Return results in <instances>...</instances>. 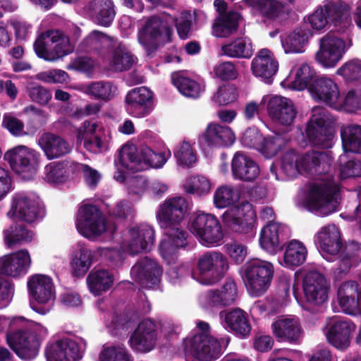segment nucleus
Masks as SVG:
<instances>
[{
  "mask_svg": "<svg viewBox=\"0 0 361 361\" xmlns=\"http://www.w3.org/2000/svg\"><path fill=\"white\" fill-rule=\"evenodd\" d=\"M188 209V202L182 197L167 198L159 206L157 217L165 238L159 250L165 259H173L178 250L188 246L189 233L182 225Z\"/></svg>",
  "mask_w": 361,
  "mask_h": 361,
  "instance_id": "f257e3e1",
  "label": "nucleus"
},
{
  "mask_svg": "<svg viewBox=\"0 0 361 361\" xmlns=\"http://www.w3.org/2000/svg\"><path fill=\"white\" fill-rule=\"evenodd\" d=\"M166 160L164 152H155L147 145L137 147L134 145H124L118 152L115 164L135 173L148 167L160 168Z\"/></svg>",
  "mask_w": 361,
  "mask_h": 361,
  "instance_id": "f03ea898",
  "label": "nucleus"
},
{
  "mask_svg": "<svg viewBox=\"0 0 361 361\" xmlns=\"http://www.w3.org/2000/svg\"><path fill=\"white\" fill-rule=\"evenodd\" d=\"M47 334L45 328L40 325L27 329L8 330L6 343L21 359L30 360L39 353L41 342Z\"/></svg>",
  "mask_w": 361,
  "mask_h": 361,
  "instance_id": "7ed1b4c3",
  "label": "nucleus"
},
{
  "mask_svg": "<svg viewBox=\"0 0 361 361\" xmlns=\"http://www.w3.org/2000/svg\"><path fill=\"white\" fill-rule=\"evenodd\" d=\"M241 271L243 281L252 296H262L270 288L274 274L271 262L254 258L246 262Z\"/></svg>",
  "mask_w": 361,
  "mask_h": 361,
  "instance_id": "20e7f679",
  "label": "nucleus"
},
{
  "mask_svg": "<svg viewBox=\"0 0 361 361\" xmlns=\"http://www.w3.org/2000/svg\"><path fill=\"white\" fill-rule=\"evenodd\" d=\"M172 33V25L165 17L151 16L138 30L137 37L147 56L152 58V54L158 49V43L170 42Z\"/></svg>",
  "mask_w": 361,
  "mask_h": 361,
  "instance_id": "39448f33",
  "label": "nucleus"
},
{
  "mask_svg": "<svg viewBox=\"0 0 361 361\" xmlns=\"http://www.w3.org/2000/svg\"><path fill=\"white\" fill-rule=\"evenodd\" d=\"M229 265L226 256L220 252L207 251L201 255L192 276L205 285H212L223 279Z\"/></svg>",
  "mask_w": 361,
  "mask_h": 361,
  "instance_id": "423d86ee",
  "label": "nucleus"
},
{
  "mask_svg": "<svg viewBox=\"0 0 361 361\" xmlns=\"http://www.w3.org/2000/svg\"><path fill=\"white\" fill-rule=\"evenodd\" d=\"M27 289L34 299L31 308L40 314L48 313L56 299L55 286L51 277L44 274H34L28 278Z\"/></svg>",
  "mask_w": 361,
  "mask_h": 361,
  "instance_id": "0eeeda50",
  "label": "nucleus"
},
{
  "mask_svg": "<svg viewBox=\"0 0 361 361\" xmlns=\"http://www.w3.org/2000/svg\"><path fill=\"white\" fill-rule=\"evenodd\" d=\"M4 158L16 174L21 178L29 180L38 171L41 154L35 149L19 145L7 151Z\"/></svg>",
  "mask_w": 361,
  "mask_h": 361,
  "instance_id": "6e6552de",
  "label": "nucleus"
},
{
  "mask_svg": "<svg viewBox=\"0 0 361 361\" xmlns=\"http://www.w3.org/2000/svg\"><path fill=\"white\" fill-rule=\"evenodd\" d=\"M183 352L186 357L200 361H214L222 353L219 341L206 334H196L183 340Z\"/></svg>",
  "mask_w": 361,
  "mask_h": 361,
  "instance_id": "1a4fd4ad",
  "label": "nucleus"
},
{
  "mask_svg": "<svg viewBox=\"0 0 361 361\" xmlns=\"http://www.w3.org/2000/svg\"><path fill=\"white\" fill-rule=\"evenodd\" d=\"M348 18L345 6L340 1H326L307 17V22L315 30L324 29L329 23L335 27H346Z\"/></svg>",
  "mask_w": 361,
  "mask_h": 361,
  "instance_id": "9d476101",
  "label": "nucleus"
},
{
  "mask_svg": "<svg viewBox=\"0 0 361 361\" xmlns=\"http://www.w3.org/2000/svg\"><path fill=\"white\" fill-rule=\"evenodd\" d=\"M189 228L200 242L207 245L219 244L224 237L219 219L211 214L202 212L191 216Z\"/></svg>",
  "mask_w": 361,
  "mask_h": 361,
  "instance_id": "9b49d317",
  "label": "nucleus"
},
{
  "mask_svg": "<svg viewBox=\"0 0 361 361\" xmlns=\"http://www.w3.org/2000/svg\"><path fill=\"white\" fill-rule=\"evenodd\" d=\"M326 112L325 109L314 108L305 129L310 145L322 149L332 147L334 137L332 129L326 125Z\"/></svg>",
  "mask_w": 361,
  "mask_h": 361,
  "instance_id": "f8f14e48",
  "label": "nucleus"
},
{
  "mask_svg": "<svg viewBox=\"0 0 361 361\" xmlns=\"http://www.w3.org/2000/svg\"><path fill=\"white\" fill-rule=\"evenodd\" d=\"M339 186L333 182L316 183L311 186L306 200V206L311 211L328 214L334 211Z\"/></svg>",
  "mask_w": 361,
  "mask_h": 361,
  "instance_id": "ddd939ff",
  "label": "nucleus"
},
{
  "mask_svg": "<svg viewBox=\"0 0 361 361\" xmlns=\"http://www.w3.org/2000/svg\"><path fill=\"white\" fill-rule=\"evenodd\" d=\"M256 214L252 205L246 202L231 207L222 215L224 224L235 233L252 235Z\"/></svg>",
  "mask_w": 361,
  "mask_h": 361,
  "instance_id": "4468645a",
  "label": "nucleus"
},
{
  "mask_svg": "<svg viewBox=\"0 0 361 361\" xmlns=\"http://www.w3.org/2000/svg\"><path fill=\"white\" fill-rule=\"evenodd\" d=\"M76 228L78 232L85 237L100 235L106 231L102 212L92 204L80 207L78 213Z\"/></svg>",
  "mask_w": 361,
  "mask_h": 361,
  "instance_id": "2eb2a0df",
  "label": "nucleus"
},
{
  "mask_svg": "<svg viewBox=\"0 0 361 361\" xmlns=\"http://www.w3.org/2000/svg\"><path fill=\"white\" fill-rule=\"evenodd\" d=\"M345 51V41L330 32L320 39L315 58L324 67L332 68L341 60Z\"/></svg>",
  "mask_w": 361,
  "mask_h": 361,
  "instance_id": "dca6fc26",
  "label": "nucleus"
},
{
  "mask_svg": "<svg viewBox=\"0 0 361 361\" xmlns=\"http://www.w3.org/2000/svg\"><path fill=\"white\" fill-rule=\"evenodd\" d=\"M161 274V267L156 261L148 257L140 258L130 270L133 279L146 288H157L160 282Z\"/></svg>",
  "mask_w": 361,
  "mask_h": 361,
  "instance_id": "f3484780",
  "label": "nucleus"
},
{
  "mask_svg": "<svg viewBox=\"0 0 361 361\" xmlns=\"http://www.w3.org/2000/svg\"><path fill=\"white\" fill-rule=\"evenodd\" d=\"M302 290L309 304L319 305L328 299L329 286L325 277L317 271H310L302 280Z\"/></svg>",
  "mask_w": 361,
  "mask_h": 361,
  "instance_id": "a211bd4d",
  "label": "nucleus"
},
{
  "mask_svg": "<svg viewBox=\"0 0 361 361\" xmlns=\"http://www.w3.org/2000/svg\"><path fill=\"white\" fill-rule=\"evenodd\" d=\"M125 102L129 114L143 118L148 116L153 109V93L145 87H136L128 92Z\"/></svg>",
  "mask_w": 361,
  "mask_h": 361,
  "instance_id": "6ab92c4d",
  "label": "nucleus"
},
{
  "mask_svg": "<svg viewBox=\"0 0 361 361\" xmlns=\"http://www.w3.org/2000/svg\"><path fill=\"white\" fill-rule=\"evenodd\" d=\"M157 339L156 324L152 319H147L138 324L130 336L128 343L133 350L148 353L154 348Z\"/></svg>",
  "mask_w": 361,
  "mask_h": 361,
  "instance_id": "aec40b11",
  "label": "nucleus"
},
{
  "mask_svg": "<svg viewBox=\"0 0 361 361\" xmlns=\"http://www.w3.org/2000/svg\"><path fill=\"white\" fill-rule=\"evenodd\" d=\"M356 326L350 320L331 318L327 323L326 336L330 344L338 350H345L350 345L351 334Z\"/></svg>",
  "mask_w": 361,
  "mask_h": 361,
  "instance_id": "412c9836",
  "label": "nucleus"
},
{
  "mask_svg": "<svg viewBox=\"0 0 361 361\" xmlns=\"http://www.w3.org/2000/svg\"><path fill=\"white\" fill-rule=\"evenodd\" d=\"M9 212L17 219L30 224L39 218L41 208L34 197L25 193H16L13 197Z\"/></svg>",
  "mask_w": 361,
  "mask_h": 361,
  "instance_id": "4be33fe9",
  "label": "nucleus"
},
{
  "mask_svg": "<svg viewBox=\"0 0 361 361\" xmlns=\"http://www.w3.org/2000/svg\"><path fill=\"white\" fill-rule=\"evenodd\" d=\"M278 68L279 62L269 49H261L251 63L253 75L261 78L267 84L272 83L273 76L278 71Z\"/></svg>",
  "mask_w": 361,
  "mask_h": 361,
  "instance_id": "5701e85b",
  "label": "nucleus"
},
{
  "mask_svg": "<svg viewBox=\"0 0 361 361\" xmlns=\"http://www.w3.org/2000/svg\"><path fill=\"white\" fill-rule=\"evenodd\" d=\"M267 112L274 121L286 126H290L297 115V110L292 100L277 95L269 99Z\"/></svg>",
  "mask_w": 361,
  "mask_h": 361,
  "instance_id": "b1692460",
  "label": "nucleus"
},
{
  "mask_svg": "<svg viewBox=\"0 0 361 361\" xmlns=\"http://www.w3.org/2000/svg\"><path fill=\"white\" fill-rule=\"evenodd\" d=\"M235 135L230 127L209 123L200 136L198 142L202 146L229 147L234 142Z\"/></svg>",
  "mask_w": 361,
  "mask_h": 361,
  "instance_id": "393cba45",
  "label": "nucleus"
},
{
  "mask_svg": "<svg viewBox=\"0 0 361 361\" xmlns=\"http://www.w3.org/2000/svg\"><path fill=\"white\" fill-rule=\"evenodd\" d=\"M244 3L251 7L264 23H271L288 16V9L277 0H244Z\"/></svg>",
  "mask_w": 361,
  "mask_h": 361,
  "instance_id": "a878e982",
  "label": "nucleus"
},
{
  "mask_svg": "<svg viewBox=\"0 0 361 361\" xmlns=\"http://www.w3.org/2000/svg\"><path fill=\"white\" fill-rule=\"evenodd\" d=\"M31 264V257L27 250H20L0 258V273L17 277L25 275Z\"/></svg>",
  "mask_w": 361,
  "mask_h": 361,
  "instance_id": "bb28decb",
  "label": "nucleus"
},
{
  "mask_svg": "<svg viewBox=\"0 0 361 361\" xmlns=\"http://www.w3.org/2000/svg\"><path fill=\"white\" fill-rule=\"evenodd\" d=\"M233 178L243 182L252 183L259 174V167L252 158L242 152H236L231 161Z\"/></svg>",
  "mask_w": 361,
  "mask_h": 361,
  "instance_id": "cd10ccee",
  "label": "nucleus"
},
{
  "mask_svg": "<svg viewBox=\"0 0 361 361\" xmlns=\"http://www.w3.org/2000/svg\"><path fill=\"white\" fill-rule=\"evenodd\" d=\"M312 97L316 101L324 102L328 106H333L339 97L337 84L331 78L318 77L310 84L308 90Z\"/></svg>",
  "mask_w": 361,
  "mask_h": 361,
  "instance_id": "c85d7f7f",
  "label": "nucleus"
},
{
  "mask_svg": "<svg viewBox=\"0 0 361 361\" xmlns=\"http://www.w3.org/2000/svg\"><path fill=\"white\" fill-rule=\"evenodd\" d=\"M284 227L278 223H269L261 232L259 243L261 247L271 255L281 250L285 242L283 233Z\"/></svg>",
  "mask_w": 361,
  "mask_h": 361,
  "instance_id": "c756f323",
  "label": "nucleus"
},
{
  "mask_svg": "<svg viewBox=\"0 0 361 361\" xmlns=\"http://www.w3.org/2000/svg\"><path fill=\"white\" fill-rule=\"evenodd\" d=\"M271 329L278 341L291 344L299 343L302 333L299 322L290 318L277 319L272 323Z\"/></svg>",
  "mask_w": 361,
  "mask_h": 361,
  "instance_id": "7c9ffc66",
  "label": "nucleus"
},
{
  "mask_svg": "<svg viewBox=\"0 0 361 361\" xmlns=\"http://www.w3.org/2000/svg\"><path fill=\"white\" fill-rule=\"evenodd\" d=\"M39 145L49 160L63 157L72 149L64 138L52 133H44L39 139Z\"/></svg>",
  "mask_w": 361,
  "mask_h": 361,
  "instance_id": "2f4dec72",
  "label": "nucleus"
},
{
  "mask_svg": "<svg viewBox=\"0 0 361 361\" xmlns=\"http://www.w3.org/2000/svg\"><path fill=\"white\" fill-rule=\"evenodd\" d=\"M132 239L129 244L130 252L135 255L151 250L154 243V230L147 224H140L130 230Z\"/></svg>",
  "mask_w": 361,
  "mask_h": 361,
  "instance_id": "473e14b6",
  "label": "nucleus"
},
{
  "mask_svg": "<svg viewBox=\"0 0 361 361\" xmlns=\"http://www.w3.org/2000/svg\"><path fill=\"white\" fill-rule=\"evenodd\" d=\"M219 317L224 320L227 327L240 337L249 335L251 325L249 323L246 312L240 308L230 311H221Z\"/></svg>",
  "mask_w": 361,
  "mask_h": 361,
  "instance_id": "72a5a7b5",
  "label": "nucleus"
},
{
  "mask_svg": "<svg viewBox=\"0 0 361 361\" xmlns=\"http://www.w3.org/2000/svg\"><path fill=\"white\" fill-rule=\"evenodd\" d=\"M314 241L321 249L330 255H337L341 247L340 232L335 225L323 227L314 237Z\"/></svg>",
  "mask_w": 361,
  "mask_h": 361,
  "instance_id": "f704fd0d",
  "label": "nucleus"
},
{
  "mask_svg": "<svg viewBox=\"0 0 361 361\" xmlns=\"http://www.w3.org/2000/svg\"><path fill=\"white\" fill-rule=\"evenodd\" d=\"M90 13L95 23L102 27H109L116 16L114 1L112 0H94L90 3Z\"/></svg>",
  "mask_w": 361,
  "mask_h": 361,
  "instance_id": "c9c22d12",
  "label": "nucleus"
},
{
  "mask_svg": "<svg viewBox=\"0 0 361 361\" xmlns=\"http://www.w3.org/2000/svg\"><path fill=\"white\" fill-rule=\"evenodd\" d=\"M241 18L240 13L233 10L218 16L214 23V32L219 37H228L237 32Z\"/></svg>",
  "mask_w": 361,
  "mask_h": 361,
  "instance_id": "e433bc0d",
  "label": "nucleus"
},
{
  "mask_svg": "<svg viewBox=\"0 0 361 361\" xmlns=\"http://www.w3.org/2000/svg\"><path fill=\"white\" fill-rule=\"evenodd\" d=\"M35 233L23 223H13L4 231V240L10 248L32 240Z\"/></svg>",
  "mask_w": 361,
  "mask_h": 361,
  "instance_id": "4c0bfd02",
  "label": "nucleus"
},
{
  "mask_svg": "<svg viewBox=\"0 0 361 361\" xmlns=\"http://www.w3.org/2000/svg\"><path fill=\"white\" fill-rule=\"evenodd\" d=\"M310 31L302 27L295 28L292 32L281 38L284 51L288 53H302L307 44Z\"/></svg>",
  "mask_w": 361,
  "mask_h": 361,
  "instance_id": "58836bf2",
  "label": "nucleus"
},
{
  "mask_svg": "<svg viewBox=\"0 0 361 361\" xmlns=\"http://www.w3.org/2000/svg\"><path fill=\"white\" fill-rule=\"evenodd\" d=\"M76 162L70 160L52 162L46 167L47 177L53 183H63L78 170Z\"/></svg>",
  "mask_w": 361,
  "mask_h": 361,
  "instance_id": "ea45409f",
  "label": "nucleus"
},
{
  "mask_svg": "<svg viewBox=\"0 0 361 361\" xmlns=\"http://www.w3.org/2000/svg\"><path fill=\"white\" fill-rule=\"evenodd\" d=\"M221 51L224 55L235 59H250L254 54L252 40L243 37L222 45Z\"/></svg>",
  "mask_w": 361,
  "mask_h": 361,
  "instance_id": "a19ab883",
  "label": "nucleus"
},
{
  "mask_svg": "<svg viewBox=\"0 0 361 361\" xmlns=\"http://www.w3.org/2000/svg\"><path fill=\"white\" fill-rule=\"evenodd\" d=\"M86 281L90 291L95 295H99L113 285L114 276L105 269H92L87 275Z\"/></svg>",
  "mask_w": 361,
  "mask_h": 361,
  "instance_id": "79ce46f5",
  "label": "nucleus"
},
{
  "mask_svg": "<svg viewBox=\"0 0 361 361\" xmlns=\"http://www.w3.org/2000/svg\"><path fill=\"white\" fill-rule=\"evenodd\" d=\"M71 350L74 352L76 349L75 341L68 338H63L48 344L44 350L47 361H74L71 355L66 357L63 350Z\"/></svg>",
  "mask_w": 361,
  "mask_h": 361,
  "instance_id": "37998d69",
  "label": "nucleus"
},
{
  "mask_svg": "<svg viewBox=\"0 0 361 361\" xmlns=\"http://www.w3.org/2000/svg\"><path fill=\"white\" fill-rule=\"evenodd\" d=\"M171 82L179 92L185 97L197 99L204 91V87L200 82L179 73L171 75Z\"/></svg>",
  "mask_w": 361,
  "mask_h": 361,
  "instance_id": "c03bdc74",
  "label": "nucleus"
},
{
  "mask_svg": "<svg viewBox=\"0 0 361 361\" xmlns=\"http://www.w3.org/2000/svg\"><path fill=\"white\" fill-rule=\"evenodd\" d=\"M341 137L343 150L357 153L361 148V126L349 124L341 129Z\"/></svg>",
  "mask_w": 361,
  "mask_h": 361,
  "instance_id": "a18cd8bd",
  "label": "nucleus"
},
{
  "mask_svg": "<svg viewBox=\"0 0 361 361\" xmlns=\"http://www.w3.org/2000/svg\"><path fill=\"white\" fill-rule=\"evenodd\" d=\"M307 250L304 244L298 240L290 241L285 250L283 261L288 267H296L302 265L306 260Z\"/></svg>",
  "mask_w": 361,
  "mask_h": 361,
  "instance_id": "49530a36",
  "label": "nucleus"
},
{
  "mask_svg": "<svg viewBox=\"0 0 361 361\" xmlns=\"http://www.w3.org/2000/svg\"><path fill=\"white\" fill-rule=\"evenodd\" d=\"M94 254L86 247H81L74 255L71 261L73 275L75 277H83L93 263Z\"/></svg>",
  "mask_w": 361,
  "mask_h": 361,
  "instance_id": "de8ad7c7",
  "label": "nucleus"
},
{
  "mask_svg": "<svg viewBox=\"0 0 361 361\" xmlns=\"http://www.w3.org/2000/svg\"><path fill=\"white\" fill-rule=\"evenodd\" d=\"M289 137L286 133H274V135L263 137L262 147L259 149L267 157L276 156L279 151L286 147Z\"/></svg>",
  "mask_w": 361,
  "mask_h": 361,
  "instance_id": "09e8293b",
  "label": "nucleus"
},
{
  "mask_svg": "<svg viewBox=\"0 0 361 361\" xmlns=\"http://www.w3.org/2000/svg\"><path fill=\"white\" fill-rule=\"evenodd\" d=\"M323 157V152L314 150L307 152L299 157L301 173L319 175L324 173V171L320 169L321 161Z\"/></svg>",
  "mask_w": 361,
  "mask_h": 361,
  "instance_id": "8fccbe9b",
  "label": "nucleus"
},
{
  "mask_svg": "<svg viewBox=\"0 0 361 361\" xmlns=\"http://www.w3.org/2000/svg\"><path fill=\"white\" fill-rule=\"evenodd\" d=\"M184 192L195 197L207 195L211 190V183L202 176H194L188 178L183 185Z\"/></svg>",
  "mask_w": 361,
  "mask_h": 361,
  "instance_id": "3c124183",
  "label": "nucleus"
},
{
  "mask_svg": "<svg viewBox=\"0 0 361 361\" xmlns=\"http://www.w3.org/2000/svg\"><path fill=\"white\" fill-rule=\"evenodd\" d=\"M135 59L125 47L118 46L112 53V59L110 66L115 71H126L131 68Z\"/></svg>",
  "mask_w": 361,
  "mask_h": 361,
  "instance_id": "603ef678",
  "label": "nucleus"
},
{
  "mask_svg": "<svg viewBox=\"0 0 361 361\" xmlns=\"http://www.w3.org/2000/svg\"><path fill=\"white\" fill-rule=\"evenodd\" d=\"M319 76L316 72L307 64H302L296 71L295 79L292 82V86L297 90H303L307 89L311 83Z\"/></svg>",
  "mask_w": 361,
  "mask_h": 361,
  "instance_id": "864d4df0",
  "label": "nucleus"
},
{
  "mask_svg": "<svg viewBox=\"0 0 361 361\" xmlns=\"http://www.w3.org/2000/svg\"><path fill=\"white\" fill-rule=\"evenodd\" d=\"M113 83L110 81L92 82L87 87V93L96 99L108 102L114 97Z\"/></svg>",
  "mask_w": 361,
  "mask_h": 361,
  "instance_id": "5fc2aeb1",
  "label": "nucleus"
},
{
  "mask_svg": "<svg viewBox=\"0 0 361 361\" xmlns=\"http://www.w3.org/2000/svg\"><path fill=\"white\" fill-rule=\"evenodd\" d=\"M336 73L347 82L361 83V60L355 59L345 62Z\"/></svg>",
  "mask_w": 361,
  "mask_h": 361,
  "instance_id": "6e6d98bb",
  "label": "nucleus"
},
{
  "mask_svg": "<svg viewBox=\"0 0 361 361\" xmlns=\"http://www.w3.org/2000/svg\"><path fill=\"white\" fill-rule=\"evenodd\" d=\"M100 361H133V356L123 345L104 348L99 354Z\"/></svg>",
  "mask_w": 361,
  "mask_h": 361,
  "instance_id": "4d7b16f0",
  "label": "nucleus"
},
{
  "mask_svg": "<svg viewBox=\"0 0 361 361\" xmlns=\"http://www.w3.org/2000/svg\"><path fill=\"white\" fill-rule=\"evenodd\" d=\"M235 190L228 185L219 187L214 195V204L217 208H225L232 205L238 200Z\"/></svg>",
  "mask_w": 361,
  "mask_h": 361,
  "instance_id": "13d9d810",
  "label": "nucleus"
},
{
  "mask_svg": "<svg viewBox=\"0 0 361 361\" xmlns=\"http://www.w3.org/2000/svg\"><path fill=\"white\" fill-rule=\"evenodd\" d=\"M25 91L32 102L42 106L47 105L51 99L50 91L41 85L30 83L26 86Z\"/></svg>",
  "mask_w": 361,
  "mask_h": 361,
  "instance_id": "bf43d9fd",
  "label": "nucleus"
},
{
  "mask_svg": "<svg viewBox=\"0 0 361 361\" xmlns=\"http://www.w3.org/2000/svg\"><path fill=\"white\" fill-rule=\"evenodd\" d=\"M177 163L180 166H190L196 161V154L188 142L183 141L173 151Z\"/></svg>",
  "mask_w": 361,
  "mask_h": 361,
  "instance_id": "052dcab7",
  "label": "nucleus"
},
{
  "mask_svg": "<svg viewBox=\"0 0 361 361\" xmlns=\"http://www.w3.org/2000/svg\"><path fill=\"white\" fill-rule=\"evenodd\" d=\"M299 165V156L293 152H287L281 159V169L288 178H293L301 173Z\"/></svg>",
  "mask_w": 361,
  "mask_h": 361,
  "instance_id": "680f3d73",
  "label": "nucleus"
},
{
  "mask_svg": "<svg viewBox=\"0 0 361 361\" xmlns=\"http://www.w3.org/2000/svg\"><path fill=\"white\" fill-rule=\"evenodd\" d=\"M238 97L236 87L233 84L220 86L214 95V101L219 105H226L234 102Z\"/></svg>",
  "mask_w": 361,
  "mask_h": 361,
  "instance_id": "e2e57ef3",
  "label": "nucleus"
},
{
  "mask_svg": "<svg viewBox=\"0 0 361 361\" xmlns=\"http://www.w3.org/2000/svg\"><path fill=\"white\" fill-rule=\"evenodd\" d=\"M1 126L8 130L11 135L16 137L26 134L24 131V123L8 113L4 114L3 116Z\"/></svg>",
  "mask_w": 361,
  "mask_h": 361,
  "instance_id": "0e129e2a",
  "label": "nucleus"
},
{
  "mask_svg": "<svg viewBox=\"0 0 361 361\" xmlns=\"http://www.w3.org/2000/svg\"><path fill=\"white\" fill-rule=\"evenodd\" d=\"M214 73L216 77L223 81L235 80L238 75V71L231 61H225L216 65Z\"/></svg>",
  "mask_w": 361,
  "mask_h": 361,
  "instance_id": "69168bd1",
  "label": "nucleus"
},
{
  "mask_svg": "<svg viewBox=\"0 0 361 361\" xmlns=\"http://www.w3.org/2000/svg\"><path fill=\"white\" fill-rule=\"evenodd\" d=\"M263 135L255 127L247 128L241 137V142L245 147L258 149L262 147Z\"/></svg>",
  "mask_w": 361,
  "mask_h": 361,
  "instance_id": "338daca9",
  "label": "nucleus"
},
{
  "mask_svg": "<svg viewBox=\"0 0 361 361\" xmlns=\"http://www.w3.org/2000/svg\"><path fill=\"white\" fill-rule=\"evenodd\" d=\"M342 107L348 113H355L361 110V96L355 90H349L343 101Z\"/></svg>",
  "mask_w": 361,
  "mask_h": 361,
  "instance_id": "774afa93",
  "label": "nucleus"
}]
</instances>
